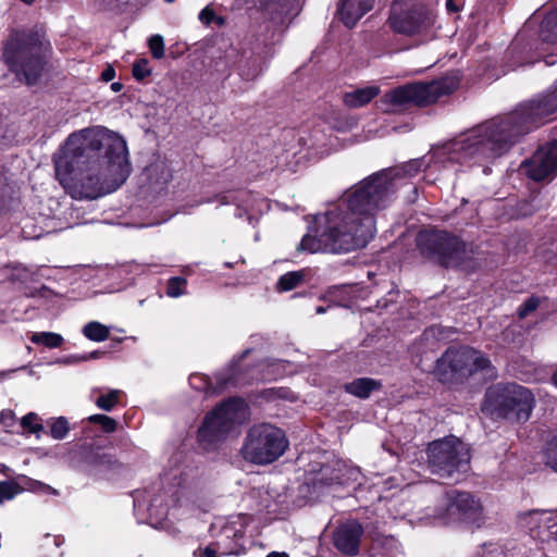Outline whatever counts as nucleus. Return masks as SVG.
Segmentation results:
<instances>
[{"instance_id": "obj_1", "label": "nucleus", "mask_w": 557, "mask_h": 557, "mask_svg": "<svg viewBox=\"0 0 557 557\" xmlns=\"http://www.w3.org/2000/svg\"><path fill=\"white\" fill-rule=\"evenodd\" d=\"M424 165L423 159H413L360 181L324 212L314 215L313 225L297 249L339 255L364 248L376 233V214L391 205L398 181L416 175Z\"/></svg>"}, {"instance_id": "obj_2", "label": "nucleus", "mask_w": 557, "mask_h": 557, "mask_svg": "<svg viewBox=\"0 0 557 557\" xmlns=\"http://www.w3.org/2000/svg\"><path fill=\"white\" fill-rule=\"evenodd\" d=\"M53 161L57 180L79 200L115 191L131 174L126 141L101 126L71 134Z\"/></svg>"}, {"instance_id": "obj_3", "label": "nucleus", "mask_w": 557, "mask_h": 557, "mask_svg": "<svg viewBox=\"0 0 557 557\" xmlns=\"http://www.w3.org/2000/svg\"><path fill=\"white\" fill-rule=\"evenodd\" d=\"M557 112V81L543 95L519 104L511 112L493 117L435 147L431 160L445 169L483 166L506 153L523 136L546 123Z\"/></svg>"}, {"instance_id": "obj_4", "label": "nucleus", "mask_w": 557, "mask_h": 557, "mask_svg": "<svg viewBox=\"0 0 557 557\" xmlns=\"http://www.w3.org/2000/svg\"><path fill=\"white\" fill-rule=\"evenodd\" d=\"M50 50V42L44 35L16 32L3 45L2 59L21 82L34 85L44 71Z\"/></svg>"}, {"instance_id": "obj_5", "label": "nucleus", "mask_w": 557, "mask_h": 557, "mask_svg": "<svg viewBox=\"0 0 557 557\" xmlns=\"http://www.w3.org/2000/svg\"><path fill=\"white\" fill-rule=\"evenodd\" d=\"M534 394L517 383L497 384L485 394L483 410L496 419L527 422L535 407Z\"/></svg>"}, {"instance_id": "obj_6", "label": "nucleus", "mask_w": 557, "mask_h": 557, "mask_svg": "<svg viewBox=\"0 0 557 557\" xmlns=\"http://www.w3.org/2000/svg\"><path fill=\"white\" fill-rule=\"evenodd\" d=\"M248 418L246 403L238 397L222 401L206 414L198 429V442L205 450L214 449Z\"/></svg>"}, {"instance_id": "obj_7", "label": "nucleus", "mask_w": 557, "mask_h": 557, "mask_svg": "<svg viewBox=\"0 0 557 557\" xmlns=\"http://www.w3.org/2000/svg\"><path fill=\"white\" fill-rule=\"evenodd\" d=\"M480 371L488 376L494 374L490 359L474 348L460 347L448 348L437 359L434 374L441 382L451 383L468 379Z\"/></svg>"}, {"instance_id": "obj_8", "label": "nucleus", "mask_w": 557, "mask_h": 557, "mask_svg": "<svg viewBox=\"0 0 557 557\" xmlns=\"http://www.w3.org/2000/svg\"><path fill=\"white\" fill-rule=\"evenodd\" d=\"M288 441L284 432L269 423L251 426L242 447L243 457L256 465L277 460L286 450Z\"/></svg>"}, {"instance_id": "obj_9", "label": "nucleus", "mask_w": 557, "mask_h": 557, "mask_svg": "<svg viewBox=\"0 0 557 557\" xmlns=\"http://www.w3.org/2000/svg\"><path fill=\"white\" fill-rule=\"evenodd\" d=\"M417 247L423 257L443 267H460L469 259L466 244L445 231H420Z\"/></svg>"}, {"instance_id": "obj_10", "label": "nucleus", "mask_w": 557, "mask_h": 557, "mask_svg": "<svg viewBox=\"0 0 557 557\" xmlns=\"http://www.w3.org/2000/svg\"><path fill=\"white\" fill-rule=\"evenodd\" d=\"M459 85L456 75H446L431 82H418L395 88L385 95V100L394 109L408 106H429L440 97L451 94Z\"/></svg>"}, {"instance_id": "obj_11", "label": "nucleus", "mask_w": 557, "mask_h": 557, "mask_svg": "<svg viewBox=\"0 0 557 557\" xmlns=\"http://www.w3.org/2000/svg\"><path fill=\"white\" fill-rule=\"evenodd\" d=\"M435 23V15L421 0H394L386 21L396 34L426 36Z\"/></svg>"}, {"instance_id": "obj_12", "label": "nucleus", "mask_w": 557, "mask_h": 557, "mask_svg": "<svg viewBox=\"0 0 557 557\" xmlns=\"http://www.w3.org/2000/svg\"><path fill=\"white\" fill-rule=\"evenodd\" d=\"M428 463L433 473L441 478H450L455 473L468 471L470 451L459 438L448 436L429 445Z\"/></svg>"}, {"instance_id": "obj_13", "label": "nucleus", "mask_w": 557, "mask_h": 557, "mask_svg": "<svg viewBox=\"0 0 557 557\" xmlns=\"http://www.w3.org/2000/svg\"><path fill=\"white\" fill-rule=\"evenodd\" d=\"M432 518L440 524L463 522L480 527L483 521L482 506L470 493L450 490L445 494L441 507Z\"/></svg>"}, {"instance_id": "obj_14", "label": "nucleus", "mask_w": 557, "mask_h": 557, "mask_svg": "<svg viewBox=\"0 0 557 557\" xmlns=\"http://www.w3.org/2000/svg\"><path fill=\"white\" fill-rule=\"evenodd\" d=\"M523 175L534 182H549L557 176V138L541 146L520 164Z\"/></svg>"}, {"instance_id": "obj_15", "label": "nucleus", "mask_w": 557, "mask_h": 557, "mask_svg": "<svg viewBox=\"0 0 557 557\" xmlns=\"http://www.w3.org/2000/svg\"><path fill=\"white\" fill-rule=\"evenodd\" d=\"M248 517H237L222 525L219 539L200 550V557L240 555L245 550L244 534Z\"/></svg>"}, {"instance_id": "obj_16", "label": "nucleus", "mask_w": 557, "mask_h": 557, "mask_svg": "<svg viewBox=\"0 0 557 557\" xmlns=\"http://www.w3.org/2000/svg\"><path fill=\"white\" fill-rule=\"evenodd\" d=\"M73 467H79L92 476H101L119 467L117 460L110 454L91 449H79L73 453Z\"/></svg>"}, {"instance_id": "obj_17", "label": "nucleus", "mask_w": 557, "mask_h": 557, "mask_svg": "<svg viewBox=\"0 0 557 557\" xmlns=\"http://www.w3.org/2000/svg\"><path fill=\"white\" fill-rule=\"evenodd\" d=\"M214 201H218L222 206L236 205L237 209L235 215L237 218H243V215L246 214L249 224L253 223L256 213H261L268 209L265 199L256 197L251 193L245 190L228 191L218 195Z\"/></svg>"}, {"instance_id": "obj_18", "label": "nucleus", "mask_w": 557, "mask_h": 557, "mask_svg": "<svg viewBox=\"0 0 557 557\" xmlns=\"http://www.w3.org/2000/svg\"><path fill=\"white\" fill-rule=\"evenodd\" d=\"M134 509L139 515H147L150 519H163L168 515V505L162 494L156 490L137 491L134 495Z\"/></svg>"}, {"instance_id": "obj_19", "label": "nucleus", "mask_w": 557, "mask_h": 557, "mask_svg": "<svg viewBox=\"0 0 557 557\" xmlns=\"http://www.w3.org/2000/svg\"><path fill=\"white\" fill-rule=\"evenodd\" d=\"M363 529L357 521H348L339 525L334 533L336 548L345 555L354 556L359 550Z\"/></svg>"}, {"instance_id": "obj_20", "label": "nucleus", "mask_w": 557, "mask_h": 557, "mask_svg": "<svg viewBox=\"0 0 557 557\" xmlns=\"http://www.w3.org/2000/svg\"><path fill=\"white\" fill-rule=\"evenodd\" d=\"M239 384V380L228 373H218L213 379L205 374H191L189 376V385L199 392L206 394H218L227 388L230 385Z\"/></svg>"}, {"instance_id": "obj_21", "label": "nucleus", "mask_w": 557, "mask_h": 557, "mask_svg": "<svg viewBox=\"0 0 557 557\" xmlns=\"http://www.w3.org/2000/svg\"><path fill=\"white\" fill-rule=\"evenodd\" d=\"M375 0H339L337 15L345 26L354 27L374 8Z\"/></svg>"}, {"instance_id": "obj_22", "label": "nucleus", "mask_w": 557, "mask_h": 557, "mask_svg": "<svg viewBox=\"0 0 557 557\" xmlns=\"http://www.w3.org/2000/svg\"><path fill=\"white\" fill-rule=\"evenodd\" d=\"M36 273L32 269L20 263H8L0 267V282H10L18 284L23 292L26 287H32L35 282Z\"/></svg>"}, {"instance_id": "obj_23", "label": "nucleus", "mask_w": 557, "mask_h": 557, "mask_svg": "<svg viewBox=\"0 0 557 557\" xmlns=\"http://www.w3.org/2000/svg\"><path fill=\"white\" fill-rule=\"evenodd\" d=\"M245 3H251V7L265 10L271 18L277 23L284 24L285 17L289 14L294 0H243Z\"/></svg>"}, {"instance_id": "obj_24", "label": "nucleus", "mask_w": 557, "mask_h": 557, "mask_svg": "<svg viewBox=\"0 0 557 557\" xmlns=\"http://www.w3.org/2000/svg\"><path fill=\"white\" fill-rule=\"evenodd\" d=\"M123 392L121 389L92 388L91 397L96 406L103 411H111L119 404Z\"/></svg>"}, {"instance_id": "obj_25", "label": "nucleus", "mask_w": 557, "mask_h": 557, "mask_svg": "<svg viewBox=\"0 0 557 557\" xmlns=\"http://www.w3.org/2000/svg\"><path fill=\"white\" fill-rule=\"evenodd\" d=\"M381 387L380 381L370 377H359L344 385L347 393L358 398H368L373 391H379Z\"/></svg>"}, {"instance_id": "obj_26", "label": "nucleus", "mask_w": 557, "mask_h": 557, "mask_svg": "<svg viewBox=\"0 0 557 557\" xmlns=\"http://www.w3.org/2000/svg\"><path fill=\"white\" fill-rule=\"evenodd\" d=\"M377 94L379 88L375 86L356 88L345 92L343 101L349 108H360L369 103Z\"/></svg>"}, {"instance_id": "obj_27", "label": "nucleus", "mask_w": 557, "mask_h": 557, "mask_svg": "<svg viewBox=\"0 0 557 557\" xmlns=\"http://www.w3.org/2000/svg\"><path fill=\"white\" fill-rule=\"evenodd\" d=\"M25 296L37 299L39 306L46 307L47 309L55 307L62 297L59 293H55L46 285H41L40 287H26Z\"/></svg>"}, {"instance_id": "obj_28", "label": "nucleus", "mask_w": 557, "mask_h": 557, "mask_svg": "<svg viewBox=\"0 0 557 557\" xmlns=\"http://www.w3.org/2000/svg\"><path fill=\"white\" fill-rule=\"evenodd\" d=\"M262 367L263 372L259 379L263 381L277 380L278 377L295 371L294 367L285 360L267 361V363L262 364Z\"/></svg>"}, {"instance_id": "obj_29", "label": "nucleus", "mask_w": 557, "mask_h": 557, "mask_svg": "<svg viewBox=\"0 0 557 557\" xmlns=\"http://www.w3.org/2000/svg\"><path fill=\"white\" fill-rule=\"evenodd\" d=\"M400 547L398 541L394 536H385L377 539L372 548V557H396Z\"/></svg>"}, {"instance_id": "obj_30", "label": "nucleus", "mask_w": 557, "mask_h": 557, "mask_svg": "<svg viewBox=\"0 0 557 557\" xmlns=\"http://www.w3.org/2000/svg\"><path fill=\"white\" fill-rule=\"evenodd\" d=\"M536 523H548V530L542 531V543H557V511H543V515L535 516Z\"/></svg>"}, {"instance_id": "obj_31", "label": "nucleus", "mask_w": 557, "mask_h": 557, "mask_svg": "<svg viewBox=\"0 0 557 557\" xmlns=\"http://www.w3.org/2000/svg\"><path fill=\"white\" fill-rule=\"evenodd\" d=\"M540 38L547 44L557 42V10L543 18L540 26Z\"/></svg>"}, {"instance_id": "obj_32", "label": "nucleus", "mask_w": 557, "mask_h": 557, "mask_svg": "<svg viewBox=\"0 0 557 557\" xmlns=\"http://www.w3.org/2000/svg\"><path fill=\"white\" fill-rule=\"evenodd\" d=\"M33 344L41 345L46 348H59L63 345L64 338L61 334L54 332H33L29 336Z\"/></svg>"}, {"instance_id": "obj_33", "label": "nucleus", "mask_w": 557, "mask_h": 557, "mask_svg": "<svg viewBox=\"0 0 557 557\" xmlns=\"http://www.w3.org/2000/svg\"><path fill=\"white\" fill-rule=\"evenodd\" d=\"M543 515V511L533 510L522 516L521 518V524L528 530L531 537L534 540H537L542 542V535L541 532L548 530V523H536L533 520H535V516Z\"/></svg>"}, {"instance_id": "obj_34", "label": "nucleus", "mask_w": 557, "mask_h": 557, "mask_svg": "<svg viewBox=\"0 0 557 557\" xmlns=\"http://www.w3.org/2000/svg\"><path fill=\"white\" fill-rule=\"evenodd\" d=\"M82 333L89 341L103 342L109 338L110 330L98 321H90L84 325Z\"/></svg>"}, {"instance_id": "obj_35", "label": "nucleus", "mask_w": 557, "mask_h": 557, "mask_svg": "<svg viewBox=\"0 0 557 557\" xmlns=\"http://www.w3.org/2000/svg\"><path fill=\"white\" fill-rule=\"evenodd\" d=\"M146 174L153 184H165L171 178V173L163 162L150 164L146 169Z\"/></svg>"}, {"instance_id": "obj_36", "label": "nucleus", "mask_w": 557, "mask_h": 557, "mask_svg": "<svg viewBox=\"0 0 557 557\" xmlns=\"http://www.w3.org/2000/svg\"><path fill=\"white\" fill-rule=\"evenodd\" d=\"M304 271H292L283 274L276 284L278 292H288L297 287L304 280Z\"/></svg>"}, {"instance_id": "obj_37", "label": "nucleus", "mask_w": 557, "mask_h": 557, "mask_svg": "<svg viewBox=\"0 0 557 557\" xmlns=\"http://www.w3.org/2000/svg\"><path fill=\"white\" fill-rule=\"evenodd\" d=\"M201 473L202 472L198 467H185L184 470L181 472L178 485L183 490H188L189 492H191V490L197 488L198 480L200 479Z\"/></svg>"}, {"instance_id": "obj_38", "label": "nucleus", "mask_w": 557, "mask_h": 557, "mask_svg": "<svg viewBox=\"0 0 557 557\" xmlns=\"http://www.w3.org/2000/svg\"><path fill=\"white\" fill-rule=\"evenodd\" d=\"M263 71V64L258 59L247 60L239 65V75L245 81L257 78Z\"/></svg>"}, {"instance_id": "obj_39", "label": "nucleus", "mask_w": 557, "mask_h": 557, "mask_svg": "<svg viewBox=\"0 0 557 557\" xmlns=\"http://www.w3.org/2000/svg\"><path fill=\"white\" fill-rule=\"evenodd\" d=\"M165 294L170 298H178L187 294V280L182 276H172L168 280Z\"/></svg>"}, {"instance_id": "obj_40", "label": "nucleus", "mask_w": 557, "mask_h": 557, "mask_svg": "<svg viewBox=\"0 0 557 557\" xmlns=\"http://www.w3.org/2000/svg\"><path fill=\"white\" fill-rule=\"evenodd\" d=\"M543 457L545 465L557 472V436L547 442L543 450Z\"/></svg>"}, {"instance_id": "obj_41", "label": "nucleus", "mask_w": 557, "mask_h": 557, "mask_svg": "<svg viewBox=\"0 0 557 557\" xmlns=\"http://www.w3.org/2000/svg\"><path fill=\"white\" fill-rule=\"evenodd\" d=\"M21 493V488L17 483L12 481L0 482V505L4 502L13 499L17 494Z\"/></svg>"}, {"instance_id": "obj_42", "label": "nucleus", "mask_w": 557, "mask_h": 557, "mask_svg": "<svg viewBox=\"0 0 557 557\" xmlns=\"http://www.w3.org/2000/svg\"><path fill=\"white\" fill-rule=\"evenodd\" d=\"M70 431L69 422L65 418L60 417L53 421L50 429V434L55 440L64 438Z\"/></svg>"}, {"instance_id": "obj_43", "label": "nucleus", "mask_w": 557, "mask_h": 557, "mask_svg": "<svg viewBox=\"0 0 557 557\" xmlns=\"http://www.w3.org/2000/svg\"><path fill=\"white\" fill-rule=\"evenodd\" d=\"M151 73V69L149 66V62L148 60L146 59H140V60H137L134 64H133V76L137 79V81H143L145 79L147 76H149Z\"/></svg>"}, {"instance_id": "obj_44", "label": "nucleus", "mask_w": 557, "mask_h": 557, "mask_svg": "<svg viewBox=\"0 0 557 557\" xmlns=\"http://www.w3.org/2000/svg\"><path fill=\"white\" fill-rule=\"evenodd\" d=\"M149 48L154 59H161L164 55V42L160 35H153L149 39Z\"/></svg>"}, {"instance_id": "obj_45", "label": "nucleus", "mask_w": 557, "mask_h": 557, "mask_svg": "<svg viewBox=\"0 0 557 557\" xmlns=\"http://www.w3.org/2000/svg\"><path fill=\"white\" fill-rule=\"evenodd\" d=\"M13 193V186L9 183V178L5 173H0V206L11 197Z\"/></svg>"}, {"instance_id": "obj_46", "label": "nucleus", "mask_w": 557, "mask_h": 557, "mask_svg": "<svg viewBox=\"0 0 557 557\" xmlns=\"http://www.w3.org/2000/svg\"><path fill=\"white\" fill-rule=\"evenodd\" d=\"M540 304L539 298L530 297L527 299L518 309V315L520 319L525 318L529 313L534 311Z\"/></svg>"}, {"instance_id": "obj_47", "label": "nucleus", "mask_w": 557, "mask_h": 557, "mask_svg": "<svg viewBox=\"0 0 557 557\" xmlns=\"http://www.w3.org/2000/svg\"><path fill=\"white\" fill-rule=\"evenodd\" d=\"M14 421H15V414L12 410L10 409H4L0 412V423L4 426V428H11L13 426L14 424Z\"/></svg>"}, {"instance_id": "obj_48", "label": "nucleus", "mask_w": 557, "mask_h": 557, "mask_svg": "<svg viewBox=\"0 0 557 557\" xmlns=\"http://www.w3.org/2000/svg\"><path fill=\"white\" fill-rule=\"evenodd\" d=\"M102 430L107 433L114 432L116 430V421L108 416H106L102 419V422L100 423Z\"/></svg>"}, {"instance_id": "obj_49", "label": "nucleus", "mask_w": 557, "mask_h": 557, "mask_svg": "<svg viewBox=\"0 0 557 557\" xmlns=\"http://www.w3.org/2000/svg\"><path fill=\"white\" fill-rule=\"evenodd\" d=\"M36 421H37V416L35 413L30 412L23 417L22 425L24 428H29L33 432H35L36 431V425H35Z\"/></svg>"}, {"instance_id": "obj_50", "label": "nucleus", "mask_w": 557, "mask_h": 557, "mask_svg": "<svg viewBox=\"0 0 557 557\" xmlns=\"http://www.w3.org/2000/svg\"><path fill=\"white\" fill-rule=\"evenodd\" d=\"M215 17V14L213 12V10H211L210 8H205L203 10H201V12L199 13V20L203 23V24H210Z\"/></svg>"}, {"instance_id": "obj_51", "label": "nucleus", "mask_w": 557, "mask_h": 557, "mask_svg": "<svg viewBox=\"0 0 557 557\" xmlns=\"http://www.w3.org/2000/svg\"><path fill=\"white\" fill-rule=\"evenodd\" d=\"M103 352L102 351H99V350H95L92 352H89V354H85V355H82V356H75V357H72L74 361H87L89 359H97L99 358Z\"/></svg>"}, {"instance_id": "obj_52", "label": "nucleus", "mask_w": 557, "mask_h": 557, "mask_svg": "<svg viewBox=\"0 0 557 557\" xmlns=\"http://www.w3.org/2000/svg\"><path fill=\"white\" fill-rule=\"evenodd\" d=\"M34 488H38L39 491L44 492V493H50V494H53V495H58V491L54 490L53 487H51L50 485H47L45 483H41V482H34Z\"/></svg>"}, {"instance_id": "obj_53", "label": "nucleus", "mask_w": 557, "mask_h": 557, "mask_svg": "<svg viewBox=\"0 0 557 557\" xmlns=\"http://www.w3.org/2000/svg\"><path fill=\"white\" fill-rule=\"evenodd\" d=\"M115 77V70L112 66H107L101 73V79L106 83Z\"/></svg>"}, {"instance_id": "obj_54", "label": "nucleus", "mask_w": 557, "mask_h": 557, "mask_svg": "<svg viewBox=\"0 0 557 557\" xmlns=\"http://www.w3.org/2000/svg\"><path fill=\"white\" fill-rule=\"evenodd\" d=\"M446 8L449 12H458L459 11V5L456 3L455 0H446Z\"/></svg>"}, {"instance_id": "obj_55", "label": "nucleus", "mask_w": 557, "mask_h": 557, "mask_svg": "<svg viewBox=\"0 0 557 557\" xmlns=\"http://www.w3.org/2000/svg\"><path fill=\"white\" fill-rule=\"evenodd\" d=\"M106 417V414H92L88 418L89 422L91 423H97L100 425V423L102 422V419Z\"/></svg>"}, {"instance_id": "obj_56", "label": "nucleus", "mask_w": 557, "mask_h": 557, "mask_svg": "<svg viewBox=\"0 0 557 557\" xmlns=\"http://www.w3.org/2000/svg\"><path fill=\"white\" fill-rule=\"evenodd\" d=\"M267 557H289V555L284 552H271L267 555Z\"/></svg>"}, {"instance_id": "obj_57", "label": "nucleus", "mask_w": 557, "mask_h": 557, "mask_svg": "<svg viewBox=\"0 0 557 557\" xmlns=\"http://www.w3.org/2000/svg\"><path fill=\"white\" fill-rule=\"evenodd\" d=\"M333 483H336V484H345V481L343 480L342 476H339L338 474L334 478L331 479V482L327 483L329 485H332Z\"/></svg>"}, {"instance_id": "obj_58", "label": "nucleus", "mask_w": 557, "mask_h": 557, "mask_svg": "<svg viewBox=\"0 0 557 557\" xmlns=\"http://www.w3.org/2000/svg\"><path fill=\"white\" fill-rule=\"evenodd\" d=\"M123 85L119 82H114L111 84V89L115 92L120 91L122 89Z\"/></svg>"}, {"instance_id": "obj_59", "label": "nucleus", "mask_w": 557, "mask_h": 557, "mask_svg": "<svg viewBox=\"0 0 557 557\" xmlns=\"http://www.w3.org/2000/svg\"><path fill=\"white\" fill-rule=\"evenodd\" d=\"M533 211H534L533 208H521L520 214L525 216V215L532 214Z\"/></svg>"}, {"instance_id": "obj_60", "label": "nucleus", "mask_w": 557, "mask_h": 557, "mask_svg": "<svg viewBox=\"0 0 557 557\" xmlns=\"http://www.w3.org/2000/svg\"><path fill=\"white\" fill-rule=\"evenodd\" d=\"M12 372H14V370H10V371H0V381L7 379Z\"/></svg>"}, {"instance_id": "obj_61", "label": "nucleus", "mask_w": 557, "mask_h": 557, "mask_svg": "<svg viewBox=\"0 0 557 557\" xmlns=\"http://www.w3.org/2000/svg\"><path fill=\"white\" fill-rule=\"evenodd\" d=\"M552 383L557 387V369L554 371L552 375Z\"/></svg>"}, {"instance_id": "obj_62", "label": "nucleus", "mask_w": 557, "mask_h": 557, "mask_svg": "<svg viewBox=\"0 0 557 557\" xmlns=\"http://www.w3.org/2000/svg\"><path fill=\"white\" fill-rule=\"evenodd\" d=\"M434 334H435V329H433V327L424 332L425 337H429L431 335L433 336Z\"/></svg>"}, {"instance_id": "obj_63", "label": "nucleus", "mask_w": 557, "mask_h": 557, "mask_svg": "<svg viewBox=\"0 0 557 557\" xmlns=\"http://www.w3.org/2000/svg\"><path fill=\"white\" fill-rule=\"evenodd\" d=\"M326 311V309L324 307H317L315 309V313L317 314H322Z\"/></svg>"}, {"instance_id": "obj_64", "label": "nucleus", "mask_w": 557, "mask_h": 557, "mask_svg": "<svg viewBox=\"0 0 557 557\" xmlns=\"http://www.w3.org/2000/svg\"><path fill=\"white\" fill-rule=\"evenodd\" d=\"M544 258H545V261H547V262H553V259H554L550 256H544Z\"/></svg>"}]
</instances>
